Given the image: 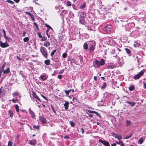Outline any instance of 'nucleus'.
Wrapping results in <instances>:
<instances>
[{"mask_svg": "<svg viewBox=\"0 0 146 146\" xmlns=\"http://www.w3.org/2000/svg\"><path fill=\"white\" fill-rule=\"evenodd\" d=\"M88 112H89V113H95L96 114V115H98V113L94 111H91V110H88Z\"/></svg>", "mask_w": 146, "mask_h": 146, "instance_id": "nucleus-28", "label": "nucleus"}, {"mask_svg": "<svg viewBox=\"0 0 146 146\" xmlns=\"http://www.w3.org/2000/svg\"><path fill=\"white\" fill-rule=\"evenodd\" d=\"M58 78H59V79H61L62 78V75H58Z\"/></svg>", "mask_w": 146, "mask_h": 146, "instance_id": "nucleus-53", "label": "nucleus"}, {"mask_svg": "<svg viewBox=\"0 0 146 146\" xmlns=\"http://www.w3.org/2000/svg\"><path fill=\"white\" fill-rule=\"evenodd\" d=\"M9 46V44L7 42H5L4 43H3L2 41V43H1V46L2 48H6L7 47H8Z\"/></svg>", "mask_w": 146, "mask_h": 146, "instance_id": "nucleus-10", "label": "nucleus"}, {"mask_svg": "<svg viewBox=\"0 0 146 146\" xmlns=\"http://www.w3.org/2000/svg\"><path fill=\"white\" fill-rule=\"evenodd\" d=\"M81 130L82 133H84V129L83 128H81Z\"/></svg>", "mask_w": 146, "mask_h": 146, "instance_id": "nucleus-52", "label": "nucleus"}, {"mask_svg": "<svg viewBox=\"0 0 146 146\" xmlns=\"http://www.w3.org/2000/svg\"><path fill=\"white\" fill-rule=\"evenodd\" d=\"M144 139L143 137H141L139 139V141H138V143L140 144H141L144 141Z\"/></svg>", "mask_w": 146, "mask_h": 146, "instance_id": "nucleus-16", "label": "nucleus"}, {"mask_svg": "<svg viewBox=\"0 0 146 146\" xmlns=\"http://www.w3.org/2000/svg\"><path fill=\"white\" fill-rule=\"evenodd\" d=\"M70 125L74 127V122L72 121H70Z\"/></svg>", "mask_w": 146, "mask_h": 146, "instance_id": "nucleus-40", "label": "nucleus"}, {"mask_svg": "<svg viewBox=\"0 0 146 146\" xmlns=\"http://www.w3.org/2000/svg\"><path fill=\"white\" fill-rule=\"evenodd\" d=\"M15 108L17 111V112H19V108L18 106L17 105H15Z\"/></svg>", "mask_w": 146, "mask_h": 146, "instance_id": "nucleus-32", "label": "nucleus"}, {"mask_svg": "<svg viewBox=\"0 0 146 146\" xmlns=\"http://www.w3.org/2000/svg\"><path fill=\"white\" fill-rule=\"evenodd\" d=\"M63 72H64V70H60V71L59 72V74H62L63 73Z\"/></svg>", "mask_w": 146, "mask_h": 146, "instance_id": "nucleus-49", "label": "nucleus"}, {"mask_svg": "<svg viewBox=\"0 0 146 146\" xmlns=\"http://www.w3.org/2000/svg\"><path fill=\"white\" fill-rule=\"evenodd\" d=\"M26 13H27V14H28V15H30V14H31V13H29V12H26Z\"/></svg>", "mask_w": 146, "mask_h": 146, "instance_id": "nucleus-62", "label": "nucleus"}, {"mask_svg": "<svg viewBox=\"0 0 146 146\" xmlns=\"http://www.w3.org/2000/svg\"><path fill=\"white\" fill-rule=\"evenodd\" d=\"M134 87L133 86H131L129 88V90L130 91H131L134 90Z\"/></svg>", "mask_w": 146, "mask_h": 146, "instance_id": "nucleus-31", "label": "nucleus"}, {"mask_svg": "<svg viewBox=\"0 0 146 146\" xmlns=\"http://www.w3.org/2000/svg\"><path fill=\"white\" fill-rule=\"evenodd\" d=\"M106 83H104L103 86L102 87V89H103L105 88L106 87Z\"/></svg>", "mask_w": 146, "mask_h": 146, "instance_id": "nucleus-37", "label": "nucleus"}, {"mask_svg": "<svg viewBox=\"0 0 146 146\" xmlns=\"http://www.w3.org/2000/svg\"><path fill=\"white\" fill-rule=\"evenodd\" d=\"M125 50L127 54H130L131 53V51L127 48H125Z\"/></svg>", "mask_w": 146, "mask_h": 146, "instance_id": "nucleus-33", "label": "nucleus"}, {"mask_svg": "<svg viewBox=\"0 0 146 146\" xmlns=\"http://www.w3.org/2000/svg\"><path fill=\"white\" fill-rule=\"evenodd\" d=\"M112 29V27L111 25H108L106 26L103 28L104 30L105 31L106 33H109L110 32Z\"/></svg>", "mask_w": 146, "mask_h": 146, "instance_id": "nucleus-2", "label": "nucleus"}, {"mask_svg": "<svg viewBox=\"0 0 146 146\" xmlns=\"http://www.w3.org/2000/svg\"><path fill=\"white\" fill-rule=\"evenodd\" d=\"M50 43L48 41H45L44 42L43 45L46 47H48L50 45Z\"/></svg>", "mask_w": 146, "mask_h": 146, "instance_id": "nucleus-13", "label": "nucleus"}, {"mask_svg": "<svg viewBox=\"0 0 146 146\" xmlns=\"http://www.w3.org/2000/svg\"><path fill=\"white\" fill-rule=\"evenodd\" d=\"M40 50L42 54L46 58L47 54L44 49L42 47H41L40 48Z\"/></svg>", "mask_w": 146, "mask_h": 146, "instance_id": "nucleus-3", "label": "nucleus"}, {"mask_svg": "<svg viewBox=\"0 0 146 146\" xmlns=\"http://www.w3.org/2000/svg\"><path fill=\"white\" fill-rule=\"evenodd\" d=\"M66 4H67V5L68 6H70L71 5V3L69 1H68L67 3H66Z\"/></svg>", "mask_w": 146, "mask_h": 146, "instance_id": "nucleus-43", "label": "nucleus"}, {"mask_svg": "<svg viewBox=\"0 0 146 146\" xmlns=\"http://www.w3.org/2000/svg\"><path fill=\"white\" fill-rule=\"evenodd\" d=\"M64 138L66 139H68L69 138V137L67 135H66L64 136Z\"/></svg>", "mask_w": 146, "mask_h": 146, "instance_id": "nucleus-58", "label": "nucleus"}, {"mask_svg": "<svg viewBox=\"0 0 146 146\" xmlns=\"http://www.w3.org/2000/svg\"><path fill=\"white\" fill-rule=\"evenodd\" d=\"M42 39L41 40L42 41H44L46 40L47 39V38L46 37L44 36L43 37L41 38Z\"/></svg>", "mask_w": 146, "mask_h": 146, "instance_id": "nucleus-35", "label": "nucleus"}, {"mask_svg": "<svg viewBox=\"0 0 146 146\" xmlns=\"http://www.w3.org/2000/svg\"><path fill=\"white\" fill-rule=\"evenodd\" d=\"M40 77L42 79L44 80H46L47 78L46 76L45 75L41 76Z\"/></svg>", "mask_w": 146, "mask_h": 146, "instance_id": "nucleus-30", "label": "nucleus"}, {"mask_svg": "<svg viewBox=\"0 0 146 146\" xmlns=\"http://www.w3.org/2000/svg\"><path fill=\"white\" fill-rule=\"evenodd\" d=\"M51 107H52V109L53 111V112H54V113L56 114V112L55 110H54V108L52 106Z\"/></svg>", "mask_w": 146, "mask_h": 146, "instance_id": "nucleus-51", "label": "nucleus"}, {"mask_svg": "<svg viewBox=\"0 0 146 146\" xmlns=\"http://www.w3.org/2000/svg\"><path fill=\"white\" fill-rule=\"evenodd\" d=\"M29 111L31 116L33 118H35L36 116L35 114L30 108L29 109Z\"/></svg>", "mask_w": 146, "mask_h": 146, "instance_id": "nucleus-7", "label": "nucleus"}, {"mask_svg": "<svg viewBox=\"0 0 146 146\" xmlns=\"http://www.w3.org/2000/svg\"><path fill=\"white\" fill-rule=\"evenodd\" d=\"M9 114L10 116L11 117H12L13 115V111L12 110H10L9 112Z\"/></svg>", "mask_w": 146, "mask_h": 146, "instance_id": "nucleus-29", "label": "nucleus"}, {"mask_svg": "<svg viewBox=\"0 0 146 146\" xmlns=\"http://www.w3.org/2000/svg\"><path fill=\"white\" fill-rule=\"evenodd\" d=\"M5 63L2 66L1 68V69H0V70H2V71H3V69H4V68L5 67Z\"/></svg>", "mask_w": 146, "mask_h": 146, "instance_id": "nucleus-38", "label": "nucleus"}, {"mask_svg": "<svg viewBox=\"0 0 146 146\" xmlns=\"http://www.w3.org/2000/svg\"><path fill=\"white\" fill-rule=\"evenodd\" d=\"M83 47L84 48L85 50L88 49V44L86 43H85L84 44Z\"/></svg>", "mask_w": 146, "mask_h": 146, "instance_id": "nucleus-25", "label": "nucleus"}, {"mask_svg": "<svg viewBox=\"0 0 146 146\" xmlns=\"http://www.w3.org/2000/svg\"><path fill=\"white\" fill-rule=\"evenodd\" d=\"M126 122L127 123V126H129L131 124V123L129 121L126 120Z\"/></svg>", "mask_w": 146, "mask_h": 146, "instance_id": "nucleus-34", "label": "nucleus"}, {"mask_svg": "<svg viewBox=\"0 0 146 146\" xmlns=\"http://www.w3.org/2000/svg\"><path fill=\"white\" fill-rule=\"evenodd\" d=\"M116 144L114 143L111 144V146H116Z\"/></svg>", "mask_w": 146, "mask_h": 146, "instance_id": "nucleus-60", "label": "nucleus"}, {"mask_svg": "<svg viewBox=\"0 0 146 146\" xmlns=\"http://www.w3.org/2000/svg\"><path fill=\"white\" fill-rule=\"evenodd\" d=\"M143 84L144 88L146 89V83H145V82H143Z\"/></svg>", "mask_w": 146, "mask_h": 146, "instance_id": "nucleus-50", "label": "nucleus"}, {"mask_svg": "<svg viewBox=\"0 0 146 146\" xmlns=\"http://www.w3.org/2000/svg\"><path fill=\"white\" fill-rule=\"evenodd\" d=\"M16 3H18L20 0H13Z\"/></svg>", "mask_w": 146, "mask_h": 146, "instance_id": "nucleus-56", "label": "nucleus"}, {"mask_svg": "<svg viewBox=\"0 0 146 146\" xmlns=\"http://www.w3.org/2000/svg\"><path fill=\"white\" fill-rule=\"evenodd\" d=\"M3 36L5 38H8L7 36L6 35V34L4 29H3Z\"/></svg>", "mask_w": 146, "mask_h": 146, "instance_id": "nucleus-27", "label": "nucleus"}, {"mask_svg": "<svg viewBox=\"0 0 146 146\" xmlns=\"http://www.w3.org/2000/svg\"><path fill=\"white\" fill-rule=\"evenodd\" d=\"M26 13H27V14H28V15H30V14H31V13H29V12H26Z\"/></svg>", "mask_w": 146, "mask_h": 146, "instance_id": "nucleus-61", "label": "nucleus"}, {"mask_svg": "<svg viewBox=\"0 0 146 146\" xmlns=\"http://www.w3.org/2000/svg\"><path fill=\"white\" fill-rule=\"evenodd\" d=\"M94 79L95 80H96L97 79V77L95 76H94Z\"/></svg>", "mask_w": 146, "mask_h": 146, "instance_id": "nucleus-63", "label": "nucleus"}, {"mask_svg": "<svg viewBox=\"0 0 146 146\" xmlns=\"http://www.w3.org/2000/svg\"><path fill=\"white\" fill-rule=\"evenodd\" d=\"M113 137L115 138H117L118 140H120L122 139V137L120 134H115L113 135Z\"/></svg>", "mask_w": 146, "mask_h": 146, "instance_id": "nucleus-11", "label": "nucleus"}, {"mask_svg": "<svg viewBox=\"0 0 146 146\" xmlns=\"http://www.w3.org/2000/svg\"><path fill=\"white\" fill-rule=\"evenodd\" d=\"M135 103L134 102H132L131 104V106H134L135 105Z\"/></svg>", "mask_w": 146, "mask_h": 146, "instance_id": "nucleus-47", "label": "nucleus"}, {"mask_svg": "<svg viewBox=\"0 0 146 146\" xmlns=\"http://www.w3.org/2000/svg\"><path fill=\"white\" fill-rule=\"evenodd\" d=\"M12 143L11 141H9L8 146H12Z\"/></svg>", "mask_w": 146, "mask_h": 146, "instance_id": "nucleus-42", "label": "nucleus"}, {"mask_svg": "<svg viewBox=\"0 0 146 146\" xmlns=\"http://www.w3.org/2000/svg\"><path fill=\"white\" fill-rule=\"evenodd\" d=\"M30 17L34 21L35 20V18L34 17L33 15L32 14H30Z\"/></svg>", "mask_w": 146, "mask_h": 146, "instance_id": "nucleus-44", "label": "nucleus"}, {"mask_svg": "<svg viewBox=\"0 0 146 146\" xmlns=\"http://www.w3.org/2000/svg\"><path fill=\"white\" fill-rule=\"evenodd\" d=\"M69 102L68 101H66L64 104V106L65 107V109L66 110H67L68 109Z\"/></svg>", "mask_w": 146, "mask_h": 146, "instance_id": "nucleus-12", "label": "nucleus"}, {"mask_svg": "<svg viewBox=\"0 0 146 146\" xmlns=\"http://www.w3.org/2000/svg\"><path fill=\"white\" fill-rule=\"evenodd\" d=\"M95 63L97 65L98 67H99L100 65V61L99 60H96L95 61Z\"/></svg>", "mask_w": 146, "mask_h": 146, "instance_id": "nucleus-24", "label": "nucleus"}, {"mask_svg": "<svg viewBox=\"0 0 146 146\" xmlns=\"http://www.w3.org/2000/svg\"><path fill=\"white\" fill-rule=\"evenodd\" d=\"M18 100H19L17 98L15 99H12L11 100H9V101H12V102H13V103H16L17 102Z\"/></svg>", "mask_w": 146, "mask_h": 146, "instance_id": "nucleus-22", "label": "nucleus"}, {"mask_svg": "<svg viewBox=\"0 0 146 146\" xmlns=\"http://www.w3.org/2000/svg\"><path fill=\"white\" fill-rule=\"evenodd\" d=\"M6 2L12 4H13L14 3V2L13 1L10 0H7Z\"/></svg>", "mask_w": 146, "mask_h": 146, "instance_id": "nucleus-41", "label": "nucleus"}, {"mask_svg": "<svg viewBox=\"0 0 146 146\" xmlns=\"http://www.w3.org/2000/svg\"><path fill=\"white\" fill-rule=\"evenodd\" d=\"M89 50L90 52L93 51L95 49V43L94 41H91L89 42Z\"/></svg>", "mask_w": 146, "mask_h": 146, "instance_id": "nucleus-1", "label": "nucleus"}, {"mask_svg": "<svg viewBox=\"0 0 146 146\" xmlns=\"http://www.w3.org/2000/svg\"><path fill=\"white\" fill-rule=\"evenodd\" d=\"M39 126H33V127L34 128H36V129H38V128H39Z\"/></svg>", "mask_w": 146, "mask_h": 146, "instance_id": "nucleus-46", "label": "nucleus"}, {"mask_svg": "<svg viewBox=\"0 0 146 146\" xmlns=\"http://www.w3.org/2000/svg\"><path fill=\"white\" fill-rule=\"evenodd\" d=\"M67 55L65 53H64L62 54V57L64 58H65L66 57Z\"/></svg>", "mask_w": 146, "mask_h": 146, "instance_id": "nucleus-45", "label": "nucleus"}, {"mask_svg": "<svg viewBox=\"0 0 146 146\" xmlns=\"http://www.w3.org/2000/svg\"><path fill=\"white\" fill-rule=\"evenodd\" d=\"M25 34H26V32L25 31H24L23 32V36H25Z\"/></svg>", "mask_w": 146, "mask_h": 146, "instance_id": "nucleus-64", "label": "nucleus"}, {"mask_svg": "<svg viewBox=\"0 0 146 146\" xmlns=\"http://www.w3.org/2000/svg\"><path fill=\"white\" fill-rule=\"evenodd\" d=\"M46 26L48 28V29L46 31V34L48 36V38H49V35L48 34V31L50 30V32H51V31H52V28L49 25H47L46 24Z\"/></svg>", "mask_w": 146, "mask_h": 146, "instance_id": "nucleus-8", "label": "nucleus"}, {"mask_svg": "<svg viewBox=\"0 0 146 146\" xmlns=\"http://www.w3.org/2000/svg\"><path fill=\"white\" fill-rule=\"evenodd\" d=\"M29 40V38L28 37H26L23 38V40L25 42L28 41Z\"/></svg>", "mask_w": 146, "mask_h": 146, "instance_id": "nucleus-36", "label": "nucleus"}, {"mask_svg": "<svg viewBox=\"0 0 146 146\" xmlns=\"http://www.w3.org/2000/svg\"><path fill=\"white\" fill-rule=\"evenodd\" d=\"M86 13L84 12H82L79 18L83 19L86 16Z\"/></svg>", "mask_w": 146, "mask_h": 146, "instance_id": "nucleus-14", "label": "nucleus"}, {"mask_svg": "<svg viewBox=\"0 0 146 146\" xmlns=\"http://www.w3.org/2000/svg\"><path fill=\"white\" fill-rule=\"evenodd\" d=\"M116 143L119 145H120L121 146H124V144L121 141H116Z\"/></svg>", "mask_w": 146, "mask_h": 146, "instance_id": "nucleus-19", "label": "nucleus"}, {"mask_svg": "<svg viewBox=\"0 0 146 146\" xmlns=\"http://www.w3.org/2000/svg\"><path fill=\"white\" fill-rule=\"evenodd\" d=\"M13 97L15 98V96H17L19 95V94L18 92H16L13 93L12 94Z\"/></svg>", "mask_w": 146, "mask_h": 146, "instance_id": "nucleus-21", "label": "nucleus"}, {"mask_svg": "<svg viewBox=\"0 0 146 146\" xmlns=\"http://www.w3.org/2000/svg\"><path fill=\"white\" fill-rule=\"evenodd\" d=\"M29 143L31 145H35L36 143V141L34 140L29 141Z\"/></svg>", "mask_w": 146, "mask_h": 146, "instance_id": "nucleus-15", "label": "nucleus"}, {"mask_svg": "<svg viewBox=\"0 0 146 146\" xmlns=\"http://www.w3.org/2000/svg\"><path fill=\"white\" fill-rule=\"evenodd\" d=\"M3 73L4 74H7L9 73L10 72V70L9 68H8L6 70H3Z\"/></svg>", "mask_w": 146, "mask_h": 146, "instance_id": "nucleus-18", "label": "nucleus"}, {"mask_svg": "<svg viewBox=\"0 0 146 146\" xmlns=\"http://www.w3.org/2000/svg\"><path fill=\"white\" fill-rule=\"evenodd\" d=\"M79 22L82 25L84 24L85 23V21L83 19H81L80 18H79Z\"/></svg>", "mask_w": 146, "mask_h": 146, "instance_id": "nucleus-17", "label": "nucleus"}, {"mask_svg": "<svg viewBox=\"0 0 146 146\" xmlns=\"http://www.w3.org/2000/svg\"><path fill=\"white\" fill-rule=\"evenodd\" d=\"M39 120L43 124H45L46 123V119L43 117L40 116L39 118Z\"/></svg>", "mask_w": 146, "mask_h": 146, "instance_id": "nucleus-9", "label": "nucleus"}, {"mask_svg": "<svg viewBox=\"0 0 146 146\" xmlns=\"http://www.w3.org/2000/svg\"><path fill=\"white\" fill-rule=\"evenodd\" d=\"M64 91L65 92L66 95H68L69 94V93L67 90H64Z\"/></svg>", "mask_w": 146, "mask_h": 146, "instance_id": "nucleus-48", "label": "nucleus"}, {"mask_svg": "<svg viewBox=\"0 0 146 146\" xmlns=\"http://www.w3.org/2000/svg\"><path fill=\"white\" fill-rule=\"evenodd\" d=\"M100 65H102L104 64L105 62L104 60V59H102L100 62Z\"/></svg>", "mask_w": 146, "mask_h": 146, "instance_id": "nucleus-26", "label": "nucleus"}, {"mask_svg": "<svg viewBox=\"0 0 146 146\" xmlns=\"http://www.w3.org/2000/svg\"><path fill=\"white\" fill-rule=\"evenodd\" d=\"M143 71H141L138 74L133 76V78L135 80L139 79V78L143 74Z\"/></svg>", "mask_w": 146, "mask_h": 146, "instance_id": "nucleus-4", "label": "nucleus"}, {"mask_svg": "<svg viewBox=\"0 0 146 146\" xmlns=\"http://www.w3.org/2000/svg\"><path fill=\"white\" fill-rule=\"evenodd\" d=\"M44 62L45 64L47 65H49L50 64V60L49 59L45 60Z\"/></svg>", "mask_w": 146, "mask_h": 146, "instance_id": "nucleus-20", "label": "nucleus"}, {"mask_svg": "<svg viewBox=\"0 0 146 146\" xmlns=\"http://www.w3.org/2000/svg\"><path fill=\"white\" fill-rule=\"evenodd\" d=\"M7 38H5V39L9 41H10L11 40V39L10 38H8V37H7Z\"/></svg>", "mask_w": 146, "mask_h": 146, "instance_id": "nucleus-54", "label": "nucleus"}, {"mask_svg": "<svg viewBox=\"0 0 146 146\" xmlns=\"http://www.w3.org/2000/svg\"><path fill=\"white\" fill-rule=\"evenodd\" d=\"M99 142L102 143L105 146H110V145L109 143L106 141L104 140L103 141L101 139H99Z\"/></svg>", "mask_w": 146, "mask_h": 146, "instance_id": "nucleus-5", "label": "nucleus"}, {"mask_svg": "<svg viewBox=\"0 0 146 146\" xmlns=\"http://www.w3.org/2000/svg\"><path fill=\"white\" fill-rule=\"evenodd\" d=\"M34 25L37 28H38V26L37 25V24L35 23H34Z\"/></svg>", "mask_w": 146, "mask_h": 146, "instance_id": "nucleus-55", "label": "nucleus"}, {"mask_svg": "<svg viewBox=\"0 0 146 146\" xmlns=\"http://www.w3.org/2000/svg\"><path fill=\"white\" fill-rule=\"evenodd\" d=\"M32 95L33 98L36 99V101H37V100H38L40 102V100L37 96L36 94L34 92H33Z\"/></svg>", "mask_w": 146, "mask_h": 146, "instance_id": "nucleus-6", "label": "nucleus"}, {"mask_svg": "<svg viewBox=\"0 0 146 146\" xmlns=\"http://www.w3.org/2000/svg\"><path fill=\"white\" fill-rule=\"evenodd\" d=\"M56 50L55 49L52 52V53H51V55L52 57L53 55L54 54V53L56 52Z\"/></svg>", "mask_w": 146, "mask_h": 146, "instance_id": "nucleus-39", "label": "nucleus"}, {"mask_svg": "<svg viewBox=\"0 0 146 146\" xmlns=\"http://www.w3.org/2000/svg\"><path fill=\"white\" fill-rule=\"evenodd\" d=\"M140 46V44L137 42H136L133 44V46L135 47H138L139 46Z\"/></svg>", "mask_w": 146, "mask_h": 146, "instance_id": "nucleus-23", "label": "nucleus"}, {"mask_svg": "<svg viewBox=\"0 0 146 146\" xmlns=\"http://www.w3.org/2000/svg\"><path fill=\"white\" fill-rule=\"evenodd\" d=\"M38 35L39 37L40 38H41L42 37V36L40 34L38 33Z\"/></svg>", "mask_w": 146, "mask_h": 146, "instance_id": "nucleus-59", "label": "nucleus"}, {"mask_svg": "<svg viewBox=\"0 0 146 146\" xmlns=\"http://www.w3.org/2000/svg\"><path fill=\"white\" fill-rule=\"evenodd\" d=\"M131 135H129V136H127V137H126L125 138V139H129V138L130 137H131Z\"/></svg>", "mask_w": 146, "mask_h": 146, "instance_id": "nucleus-57", "label": "nucleus"}]
</instances>
